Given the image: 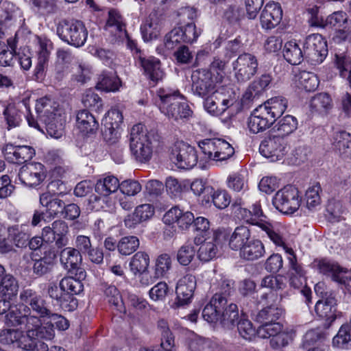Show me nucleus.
I'll return each mask as SVG.
<instances>
[{"label": "nucleus", "instance_id": "1", "mask_svg": "<svg viewBox=\"0 0 351 351\" xmlns=\"http://www.w3.org/2000/svg\"><path fill=\"white\" fill-rule=\"evenodd\" d=\"M21 304L15 305L5 315V323L8 326H19L27 324L30 317L39 320L38 329L50 330L52 333L50 340L55 336L54 330L51 325H43L51 311L47 308L46 303L42 297L31 289H23L20 293Z\"/></svg>", "mask_w": 351, "mask_h": 351}, {"label": "nucleus", "instance_id": "2", "mask_svg": "<svg viewBox=\"0 0 351 351\" xmlns=\"http://www.w3.org/2000/svg\"><path fill=\"white\" fill-rule=\"evenodd\" d=\"M39 320L30 317L27 324H24L25 333L18 329L6 328L0 330V343L12 345L25 351H48V345L39 339L50 340L52 335L50 330L38 329Z\"/></svg>", "mask_w": 351, "mask_h": 351}, {"label": "nucleus", "instance_id": "3", "mask_svg": "<svg viewBox=\"0 0 351 351\" xmlns=\"http://www.w3.org/2000/svg\"><path fill=\"white\" fill-rule=\"evenodd\" d=\"M225 64L223 61L215 58L209 70L194 71L191 75L193 93L202 98L214 93L224 78Z\"/></svg>", "mask_w": 351, "mask_h": 351}, {"label": "nucleus", "instance_id": "4", "mask_svg": "<svg viewBox=\"0 0 351 351\" xmlns=\"http://www.w3.org/2000/svg\"><path fill=\"white\" fill-rule=\"evenodd\" d=\"M35 110L40 120L45 123L48 134L56 139L61 138L66 122L64 110L47 97L38 99Z\"/></svg>", "mask_w": 351, "mask_h": 351}, {"label": "nucleus", "instance_id": "5", "mask_svg": "<svg viewBox=\"0 0 351 351\" xmlns=\"http://www.w3.org/2000/svg\"><path fill=\"white\" fill-rule=\"evenodd\" d=\"M232 284L230 280L221 274H215L214 278L212 279L210 289L216 292L202 311V317L204 320L208 323L219 322L221 311L228 302L226 295L230 293Z\"/></svg>", "mask_w": 351, "mask_h": 351}, {"label": "nucleus", "instance_id": "6", "mask_svg": "<svg viewBox=\"0 0 351 351\" xmlns=\"http://www.w3.org/2000/svg\"><path fill=\"white\" fill-rule=\"evenodd\" d=\"M157 95L158 108L168 119L178 121L191 116V110L178 90L162 88L158 90Z\"/></svg>", "mask_w": 351, "mask_h": 351}, {"label": "nucleus", "instance_id": "7", "mask_svg": "<svg viewBox=\"0 0 351 351\" xmlns=\"http://www.w3.org/2000/svg\"><path fill=\"white\" fill-rule=\"evenodd\" d=\"M129 140L131 153L137 161L146 162L151 159L158 142V136L154 132L147 131L144 125L138 123L131 128Z\"/></svg>", "mask_w": 351, "mask_h": 351}, {"label": "nucleus", "instance_id": "8", "mask_svg": "<svg viewBox=\"0 0 351 351\" xmlns=\"http://www.w3.org/2000/svg\"><path fill=\"white\" fill-rule=\"evenodd\" d=\"M202 151L199 162L218 163L226 161L234 154V149L226 139L206 138L199 142Z\"/></svg>", "mask_w": 351, "mask_h": 351}, {"label": "nucleus", "instance_id": "9", "mask_svg": "<svg viewBox=\"0 0 351 351\" xmlns=\"http://www.w3.org/2000/svg\"><path fill=\"white\" fill-rule=\"evenodd\" d=\"M256 333L260 338L270 339V346L275 350L287 346L295 337L293 329L285 328L280 322L276 321L261 324L256 329Z\"/></svg>", "mask_w": 351, "mask_h": 351}, {"label": "nucleus", "instance_id": "10", "mask_svg": "<svg viewBox=\"0 0 351 351\" xmlns=\"http://www.w3.org/2000/svg\"><path fill=\"white\" fill-rule=\"evenodd\" d=\"M59 37L68 44L76 47L83 46L88 37V31L84 23L79 20H63L57 26Z\"/></svg>", "mask_w": 351, "mask_h": 351}, {"label": "nucleus", "instance_id": "11", "mask_svg": "<svg viewBox=\"0 0 351 351\" xmlns=\"http://www.w3.org/2000/svg\"><path fill=\"white\" fill-rule=\"evenodd\" d=\"M272 202L277 210L284 214L291 215L300 207L302 197L295 186L287 185L276 193Z\"/></svg>", "mask_w": 351, "mask_h": 351}, {"label": "nucleus", "instance_id": "12", "mask_svg": "<svg viewBox=\"0 0 351 351\" xmlns=\"http://www.w3.org/2000/svg\"><path fill=\"white\" fill-rule=\"evenodd\" d=\"M289 150L287 139L276 134L264 139L259 146L261 154L271 162L282 160L287 155Z\"/></svg>", "mask_w": 351, "mask_h": 351}, {"label": "nucleus", "instance_id": "13", "mask_svg": "<svg viewBox=\"0 0 351 351\" xmlns=\"http://www.w3.org/2000/svg\"><path fill=\"white\" fill-rule=\"evenodd\" d=\"M304 54L313 64L323 62L328 55L327 42L319 34L308 35L304 43Z\"/></svg>", "mask_w": 351, "mask_h": 351}, {"label": "nucleus", "instance_id": "14", "mask_svg": "<svg viewBox=\"0 0 351 351\" xmlns=\"http://www.w3.org/2000/svg\"><path fill=\"white\" fill-rule=\"evenodd\" d=\"M171 160L178 168L190 169L196 165L198 159L193 147L183 141H177L172 147Z\"/></svg>", "mask_w": 351, "mask_h": 351}, {"label": "nucleus", "instance_id": "15", "mask_svg": "<svg viewBox=\"0 0 351 351\" xmlns=\"http://www.w3.org/2000/svg\"><path fill=\"white\" fill-rule=\"evenodd\" d=\"M258 65L254 55L243 53L232 62L234 77L238 82H246L256 73Z\"/></svg>", "mask_w": 351, "mask_h": 351}, {"label": "nucleus", "instance_id": "16", "mask_svg": "<svg viewBox=\"0 0 351 351\" xmlns=\"http://www.w3.org/2000/svg\"><path fill=\"white\" fill-rule=\"evenodd\" d=\"M69 226L62 220L53 221L51 226L43 229V236L45 243H55L58 247H62L69 244Z\"/></svg>", "mask_w": 351, "mask_h": 351}, {"label": "nucleus", "instance_id": "17", "mask_svg": "<svg viewBox=\"0 0 351 351\" xmlns=\"http://www.w3.org/2000/svg\"><path fill=\"white\" fill-rule=\"evenodd\" d=\"M149 256L144 252H136L132 258L129 263L130 271L136 277H138L141 284L148 286L154 282L153 278L149 273Z\"/></svg>", "mask_w": 351, "mask_h": 351}, {"label": "nucleus", "instance_id": "18", "mask_svg": "<svg viewBox=\"0 0 351 351\" xmlns=\"http://www.w3.org/2000/svg\"><path fill=\"white\" fill-rule=\"evenodd\" d=\"M276 247L282 249L287 254L291 267L289 284L294 289L302 288L306 282L305 272L302 267L298 264L296 256L292 247H289L282 239V244L275 245Z\"/></svg>", "mask_w": 351, "mask_h": 351}, {"label": "nucleus", "instance_id": "19", "mask_svg": "<svg viewBox=\"0 0 351 351\" xmlns=\"http://www.w3.org/2000/svg\"><path fill=\"white\" fill-rule=\"evenodd\" d=\"M237 215L245 222L258 227L264 232L274 245L282 244L283 237L276 232L270 222L265 219H255L251 210L239 207L237 209Z\"/></svg>", "mask_w": 351, "mask_h": 351}, {"label": "nucleus", "instance_id": "20", "mask_svg": "<svg viewBox=\"0 0 351 351\" xmlns=\"http://www.w3.org/2000/svg\"><path fill=\"white\" fill-rule=\"evenodd\" d=\"M18 178L23 184L36 186L45 178L44 166L40 162L27 164L20 169Z\"/></svg>", "mask_w": 351, "mask_h": 351}, {"label": "nucleus", "instance_id": "21", "mask_svg": "<svg viewBox=\"0 0 351 351\" xmlns=\"http://www.w3.org/2000/svg\"><path fill=\"white\" fill-rule=\"evenodd\" d=\"M331 149L341 159L351 160V134L339 130L332 133L330 137Z\"/></svg>", "mask_w": 351, "mask_h": 351}, {"label": "nucleus", "instance_id": "22", "mask_svg": "<svg viewBox=\"0 0 351 351\" xmlns=\"http://www.w3.org/2000/svg\"><path fill=\"white\" fill-rule=\"evenodd\" d=\"M266 109L259 105L251 112L247 120V126L250 131L254 134H258L269 128L276 122L271 117Z\"/></svg>", "mask_w": 351, "mask_h": 351}, {"label": "nucleus", "instance_id": "23", "mask_svg": "<svg viewBox=\"0 0 351 351\" xmlns=\"http://www.w3.org/2000/svg\"><path fill=\"white\" fill-rule=\"evenodd\" d=\"M2 152L7 160L13 163H23L30 160L35 154L34 149L27 145H18L12 143L5 145Z\"/></svg>", "mask_w": 351, "mask_h": 351}, {"label": "nucleus", "instance_id": "24", "mask_svg": "<svg viewBox=\"0 0 351 351\" xmlns=\"http://www.w3.org/2000/svg\"><path fill=\"white\" fill-rule=\"evenodd\" d=\"M195 287L196 279L194 276L187 274L180 278L176 289V305L182 306L191 302Z\"/></svg>", "mask_w": 351, "mask_h": 351}, {"label": "nucleus", "instance_id": "25", "mask_svg": "<svg viewBox=\"0 0 351 351\" xmlns=\"http://www.w3.org/2000/svg\"><path fill=\"white\" fill-rule=\"evenodd\" d=\"M348 22V15L343 11H337L327 16L324 20L323 27H330L339 29L336 34V39L346 40L348 38L351 28L344 26Z\"/></svg>", "mask_w": 351, "mask_h": 351}, {"label": "nucleus", "instance_id": "26", "mask_svg": "<svg viewBox=\"0 0 351 351\" xmlns=\"http://www.w3.org/2000/svg\"><path fill=\"white\" fill-rule=\"evenodd\" d=\"M282 10L278 3H267L263 10L260 20L263 29H271L278 25L282 20Z\"/></svg>", "mask_w": 351, "mask_h": 351}, {"label": "nucleus", "instance_id": "27", "mask_svg": "<svg viewBox=\"0 0 351 351\" xmlns=\"http://www.w3.org/2000/svg\"><path fill=\"white\" fill-rule=\"evenodd\" d=\"M194 243L199 245L197 252L198 258L202 262H208L214 259L219 251L215 237H207L204 240L199 237L194 239Z\"/></svg>", "mask_w": 351, "mask_h": 351}, {"label": "nucleus", "instance_id": "28", "mask_svg": "<svg viewBox=\"0 0 351 351\" xmlns=\"http://www.w3.org/2000/svg\"><path fill=\"white\" fill-rule=\"evenodd\" d=\"M137 64L143 68L147 77L155 84L165 77V73L160 66V61L155 57L145 56Z\"/></svg>", "mask_w": 351, "mask_h": 351}, {"label": "nucleus", "instance_id": "29", "mask_svg": "<svg viewBox=\"0 0 351 351\" xmlns=\"http://www.w3.org/2000/svg\"><path fill=\"white\" fill-rule=\"evenodd\" d=\"M17 280L11 274H5V269L0 265V293L8 300L14 298L19 291Z\"/></svg>", "mask_w": 351, "mask_h": 351}, {"label": "nucleus", "instance_id": "30", "mask_svg": "<svg viewBox=\"0 0 351 351\" xmlns=\"http://www.w3.org/2000/svg\"><path fill=\"white\" fill-rule=\"evenodd\" d=\"M48 293L53 300H56L61 308L71 311L77 306V300L71 294L65 293L56 284L51 283L48 288Z\"/></svg>", "mask_w": 351, "mask_h": 351}, {"label": "nucleus", "instance_id": "31", "mask_svg": "<svg viewBox=\"0 0 351 351\" xmlns=\"http://www.w3.org/2000/svg\"><path fill=\"white\" fill-rule=\"evenodd\" d=\"M76 125L84 134H94L99 128L96 118L86 110H80L76 116Z\"/></svg>", "mask_w": 351, "mask_h": 351}, {"label": "nucleus", "instance_id": "32", "mask_svg": "<svg viewBox=\"0 0 351 351\" xmlns=\"http://www.w3.org/2000/svg\"><path fill=\"white\" fill-rule=\"evenodd\" d=\"M298 125L297 118L287 114L277 119L272 128V132L275 134L285 138L297 130Z\"/></svg>", "mask_w": 351, "mask_h": 351}, {"label": "nucleus", "instance_id": "33", "mask_svg": "<svg viewBox=\"0 0 351 351\" xmlns=\"http://www.w3.org/2000/svg\"><path fill=\"white\" fill-rule=\"evenodd\" d=\"M265 246L261 241L251 239L240 250V256L247 261L257 260L264 256Z\"/></svg>", "mask_w": 351, "mask_h": 351}, {"label": "nucleus", "instance_id": "34", "mask_svg": "<svg viewBox=\"0 0 351 351\" xmlns=\"http://www.w3.org/2000/svg\"><path fill=\"white\" fill-rule=\"evenodd\" d=\"M162 24L156 17L149 16L141 25V33L145 42L156 40L160 35Z\"/></svg>", "mask_w": 351, "mask_h": 351}, {"label": "nucleus", "instance_id": "35", "mask_svg": "<svg viewBox=\"0 0 351 351\" xmlns=\"http://www.w3.org/2000/svg\"><path fill=\"white\" fill-rule=\"evenodd\" d=\"M271 77L268 74L262 75L258 79L253 81L245 90L243 98L252 101L258 98L269 85Z\"/></svg>", "mask_w": 351, "mask_h": 351}, {"label": "nucleus", "instance_id": "36", "mask_svg": "<svg viewBox=\"0 0 351 351\" xmlns=\"http://www.w3.org/2000/svg\"><path fill=\"white\" fill-rule=\"evenodd\" d=\"M261 106L266 109V111L271 116L272 119H275L276 122L285 112L288 106V101L283 97L277 96L269 99Z\"/></svg>", "mask_w": 351, "mask_h": 351}, {"label": "nucleus", "instance_id": "37", "mask_svg": "<svg viewBox=\"0 0 351 351\" xmlns=\"http://www.w3.org/2000/svg\"><path fill=\"white\" fill-rule=\"evenodd\" d=\"M295 86L302 90L314 91L319 86L318 77L312 72L302 71L295 74L293 79Z\"/></svg>", "mask_w": 351, "mask_h": 351}, {"label": "nucleus", "instance_id": "38", "mask_svg": "<svg viewBox=\"0 0 351 351\" xmlns=\"http://www.w3.org/2000/svg\"><path fill=\"white\" fill-rule=\"evenodd\" d=\"M336 302L333 298H328L325 300L317 302L315 310L319 317L326 319L330 325L336 319Z\"/></svg>", "mask_w": 351, "mask_h": 351}, {"label": "nucleus", "instance_id": "39", "mask_svg": "<svg viewBox=\"0 0 351 351\" xmlns=\"http://www.w3.org/2000/svg\"><path fill=\"white\" fill-rule=\"evenodd\" d=\"M251 239L250 229L247 226H240L231 234L228 244L232 250L239 251Z\"/></svg>", "mask_w": 351, "mask_h": 351}, {"label": "nucleus", "instance_id": "40", "mask_svg": "<svg viewBox=\"0 0 351 351\" xmlns=\"http://www.w3.org/2000/svg\"><path fill=\"white\" fill-rule=\"evenodd\" d=\"M106 28L117 38H121L123 35H126L123 19L116 10L109 11Z\"/></svg>", "mask_w": 351, "mask_h": 351}, {"label": "nucleus", "instance_id": "41", "mask_svg": "<svg viewBox=\"0 0 351 351\" xmlns=\"http://www.w3.org/2000/svg\"><path fill=\"white\" fill-rule=\"evenodd\" d=\"M0 108L7 122L8 129L19 126L21 121V112L14 103L0 101Z\"/></svg>", "mask_w": 351, "mask_h": 351}, {"label": "nucleus", "instance_id": "42", "mask_svg": "<svg viewBox=\"0 0 351 351\" xmlns=\"http://www.w3.org/2000/svg\"><path fill=\"white\" fill-rule=\"evenodd\" d=\"M283 56L291 64L298 65L302 62L304 57L302 51L295 40H289L285 44Z\"/></svg>", "mask_w": 351, "mask_h": 351}, {"label": "nucleus", "instance_id": "43", "mask_svg": "<svg viewBox=\"0 0 351 351\" xmlns=\"http://www.w3.org/2000/svg\"><path fill=\"white\" fill-rule=\"evenodd\" d=\"M82 256L75 248L65 247L60 252V262L67 269H75L82 262Z\"/></svg>", "mask_w": 351, "mask_h": 351}, {"label": "nucleus", "instance_id": "44", "mask_svg": "<svg viewBox=\"0 0 351 351\" xmlns=\"http://www.w3.org/2000/svg\"><path fill=\"white\" fill-rule=\"evenodd\" d=\"M237 306L230 303L221 311L219 322L227 329H232L239 319Z\"/></svg>", "mask_w": 351, "mask_h": 351}, {"label": "nucleus", "instance_id": "45", "mask_svg": "<svg viewBox=\"0 0 351 351\" xmlns=\"http://www.w3.org/2000/svg\"><path fill=\"white\" fill-rule=\"evenodd\" d=\"M121 86V82L114 73L101 74L96 85V88L105 92H117Z\"/></svg>", "mask_w": 351, "mask_h": 351}, {"label": "nucleus", "instance_id": "46", "mask_svg": "<svg viewBox=\"0 0 351 351\" xmlns=\"http://www.w3.org/2000/svg\"><path fill=\"white\" fill-rule=\"evenodd\" d=\"M119 187V180L114 176L108 175L97 182L95 191L101 195L107 196L117 191Z\"/></svg>", "mask_w": 351, "mask_h": 351}, {"label": "nucleus", "instance_id": "47", "mask_svg": "<svg viewBox=\"0 0 351 351\" xmlns=\"http://www.w3.org/2000/svg\"><path fill=\"white\" fill-rule=\"evenodd\" d=\"M191 189L196 196L201 197L202 205L210 204L209 194L213 191V186L208 185L202 179H195L191 183Z\"/></svg>", "mask_w": 351, "mask_h": 351}, {"label": "nucleus", "instance_id": "48", "mask_svg": "<svg viewBox=\"0 0 351 351\" xmlns=\"http://www.w3.org/2000/svg\"><path fill=\"white\" fill-rule=\"evenodd\" d=\"M16 47V42L12 38L7 40V43L0 40V66H8L12 64Z\"/></svg>", "mask_w": 351, "mask_h": 351}, {"label": "nucleus", "instance_id": "49", "mask_svg": "<svg viewBox=\"0 0 351 351\" xmlns=\"http://www.w3.org/2000/svg\"><path fill=\"white\" fill-rule=\"evenodd\" d=\"M226 185L235 192L245 191L248 189L246 175L243 171L231 173L227 178Z\"/></svg>", "mask_w": 351, "mask_h": 351}, {"label": "nucleus", "instance_id": "50", "mask_svg": "<svg viewBox=\"0 0 351 351\" xmlns=\"http://www.w3.org/2000/svg\"><path fill=\"white\" fill-rule=\"evenodd\" d=\"M33 44L37 59H49L53 44L49 38L36 36L33 40Z\"/></svg>", "mask_w": 351, "mask_h": 351}, {"label": "nucleus", "instance_id": "51", "mask_svg": "<svg viewBox=\"0 0 351 351\" xmlns=\"http://www.w3.org/2000/svg\"><path fill=\"white\" fill-rule=\"evenodd\" d=\"M324 335L323 332L319 329H312L308 330L303 337L302 346L307 349H312L315 347H323Z\"/></svg>", "mask_w": 351, "mask_h": 351}, {"label": "nucleus", "instance_id": "52", "mask_svg": "<svg viewBox=\"0 0 351 351\" xmlns=\"http://www.w3.org/2000/svg\"><path fill=\"white\" fill-rule=\"evenodd\" d=\"M314 267L319 270V271L324 275H331L335 280L341 282L342 278H339L337 276L338 274L341 272L342 269L334 263L330 262L326 259H321L315 261Z\"/></svg>", "mask_w": 351, "mask_h": 351}, {"label": "nucleus", "instance_id": "53", "mask_svg": "<svg viewBox=\"0 0 351 351\" xmlns=\"http://www.w3.org/2000/svg\"><path fill=\"white\" fill-rule=\"evenodd\" d=\"M310 108L315 112L325 113L332 108V99L327 93H319L311 99Z\"/></svg>", "mask_w": 351, "mask_h": 351}, {"label": "nucleus", "instance_id": "54", "mask_svg": "<svg viewBox=\"0 0 351 351\" xmlns=\"http://www.w3.org/2000/svg\"><path fill=\"white\" fill-rule=\"evenodd\" d=\"M283 313L281 308L268 306L261 310L256 315V320L261 324L267 322L277 321Z\"/></svg>", "mask_w": 351, "mask_h": 351}, {"label": "nucleus", "instance_id": "55", "mask_svg": "<svg viewBox=\"0 0 351 351\" xmlns=\"http://www.w3.org/2000/svg\"><path fill=\"white\" fill-rule=\"evenodd\" d=\"M210 204L219 209H224L227 208L231 202V196L226 189H217L213 187V191L209 194Z\"/></svg>", "mask_w": 351, "mask_h": 351}, {"label": "nucleus", "instance_id": "56", "mask_svg": "<svg viewBox=\"0 0 351 351\" xmlns=\"http://www.w3.org/2000/svg\"><path fill=\"white\" fill-rule=\"evenodd\" d=\"M55 258V253L49 251L43 258L36 260L33 265L34 273L38 276H43L47 273L53 265Z\"/></svg>", "mask_w": 351, "mask_h": 351}, {"label": "nucleus", "instance_id": "57", "mask_svg": "<svg viewBox=\"0 0 351 351\" xmlns=\"http://www.w3.org/2000/svg\"><path fill=\"white\" fill-rule=\"evenodd\" d=\"M25 225H16L10 227L8 230V236L10 237L17 247H23L27 245L29 239V234L26 231Z\"/></svg>", "mask_w": 351, "mask_h": 351}, {"label": "nucleus", "instance_id": "58", "mask_svg": "<svg viewBox=\"0 0 351 351\" xmlns=\"http://www.w3.org/2000/svg\"><path fill=\"white\" fill-rule=\"evenodd\" d=\"M105 297L109 304L121 313H125V307L122 297L116 287L110 285L104 291Z\"/></svg>", "mask_w": 351, "mask_h": 351}, {"label": "nucleus", "instance_id": "59", "mask_svg": "<svg viewBox=\"0 0 351 351\" xmlns=\"http://www.w3.org/2000/svg\"><path fill=\"white\" fill-rule=\"evenodd\" d=\"M334 63L340 76L348 75L351 72V58L346 51H335Z\"/></svg>", "mask_w": 351, "mask_h": 351}, {"label": "nucleus", "instance_id": "60", "mask_svg": "<svg viewBox=\"0 0 351 351\" xmlns=\"http://www.w3.org/2000/svg\"><path fill=\"white\" fill-rule=\"evenodd\" d=\"M239 335L247 341H252L257 336L252 323L243 315L237 324Z\"/></svg>", "mask_w": 351, "mask_h": 351}, {"label": "nucleus", "instance_id": "61", "mask_svg": "<svg viewBox=\"0 0 351 351\" xmlns=\"http://www.w3.org/2000/svg\"><path fill=\"white\" fill-rule=\"evenodd\" d=\"M138 239L134 236L124 237L117 243L119 252L123 256H128L134 252L139 247Z\"/></svg>", "mask_w": 351, "mask_h": 351}, {"label": "nucleus", "instance_id": "62", "mask_svg": "<svg viewBox=\"0 0 351 351\" xmlns=\"http://www.w3.org/2000/svg\"><path fill=\"white\" fill-rule=\"evenodd\" d=\"M60 287L63 291L74 295L81 293L84 290V285L82 281L73 277H65L60 282Z\"/></svg>", "mask_w": 351, "mask_h": 351}, {"label": "nucleus", "instance_id": "63", "mask_svg": "<svg viewBox=\"0 0 351 351\" xmlns=\"http://www.w3.org/2000/svg\"><path fill=\"white\" fill-rule=\"evenodd\" d=\"M204 98V109L210 114L213 116H219L224 113V112L227 110V104H230V101L228 100H224L221 101V106H219L217 101L214 99L212 94L210 95L206 96Z\"/></svg>", "mask_w": 351, "mask_h": 351}, {"label": "nucleus", "instance_id": "64", "mask_svg": "<svg viewBox=\"0 0 351 351\" xmlns=\"http://www.w3.org/2000/svg\"><path fill=\"white\" fill-rule=\"evenodd\" d=\"M188 185L186 180H179L173 177L166 179L165 187L167 193L173 197H179Z\"/></svg>", "mask_w": 351, "mask_h": 351}]
</instances>
